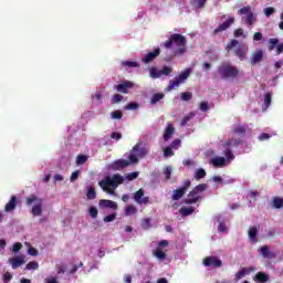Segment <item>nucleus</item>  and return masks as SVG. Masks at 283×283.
<instances>
[{
  "instance_id": "nucleus-33",
  "label": "nucleus",
  "mask_w": 283,
  "mask_h": 283,
  "mask_svg": "<svg viewBox=\"0 0 283 283\" xmlns=\"http://www.w3.org/2000/svg\"><path fill=\"white\" fill-rule=\"evenodd\" d=\"M277 43H280V40L277 38H272L269 40V46L268 50L270 52H273V50H275V48H277Z\"/></svg>"
},
{
  "instance_id": "nucleus-43",
  "label": "nucleus",
  "mask_w": 283,
  "mask_h": 283,
  "mask_svg": "<svg viewBox=\"0 0 283 283\" xmlns=\"http://www.w3.org/2000/svg\"><path fill=\"white\" fill-rule=\"evenodd\" d=\"M234 134H238L239 136H244V134H247V127L238 125L234 129Z\"/></svg>"
},
{
  "instance_id": "nucleus-39",
  "label": "nucleus",
  "mask_w": 283,
  "mask_h": 283,
  "mask_svg": "<svg viewBox=\"0 0 283 283\" xmlns=\"http://www.w3.org/2000/svg\"><path fill=\"white\" fill-rule=\"evenodd\" d=\"M137 211L138 209H136L135 206H127L125 209V216H134Z\"/></svg>"
},
{
  "instance_id": "nucleus-1",
  "label": "nucleus",
  "mask_w": 283,
  "mask_h": 283,
  "mask_svg": "<svg viewBox=\"0 0 283 283\" xmlns=\"http://www.w3.org/2000/svg\"><path fill=\"white\" fill-rule=\"evenodd\" d=\"M176 45L175 54L176 56H182L187 52V38L180 33H174L169 39L164 43L166 50H171Z\"/></svg>"
},
{
  "instance_id": "nucleus-29",
  "label": "nucleus",
  "mask_w": 283,
  "mask_h": 283,
  "mask_svg": "<svg viewBox=\"0 0 283 283\" xmlns=\"http://www.w3.org/2000/svg\"><path fill=\"white\" fill-rule=\"evenodd\" d=\"M153 255L157 258V260H167V253L163 251V249L157 248L154 252Z\"/></svg>"
},
{
  "instance_id": "nucleus-36",
  "label": "nucleus",
  "mask_w": 283,
  "mask_h": 283,
  "mask_svg": "<svg viewBox=\"0 0 283 283\" xmlns=\"http://www.w3.org/2000/svg\"><path fill=\"white\" fill-rule=\"evenodd\" d=\"M122 65L123 67H140V64L134 61H123Z\"/></svg>"
},
{
  "instance_id": "nucleus-35",
  "label": "nucleus",
  "mask_w": 283,
  "mask_h": 283,
  "mask_svg": "<svg viewBox=\"0 0 283 283\" xmlns=\"http://www.w3.org/2000/svg\"><path fill=\"white\" fill-rule=\"evenodd\" d=\"M87 200H96V189L94 187H90L86 192Z\"/></svg>"
},
{
  "instance_id": "nucleus-59",
  "label": "nucleus",
  "mask_w": 283,
  "mask_h": 283,
  "mask_svg": "<svg viewBox=\"0 0 283 283\" xmlns=\"http://www.w3.org/2000/svg\"><path fill=\"white\" fill-rule=\"evenodd\" d=\"M182 144V142L180 139H175L172 140V143L170 144V147L172 149H178V147H180V145Z\"/></svg>"
},
{
  "instance_id": "nucleus-50",
  "label": "nucleus",
  "mask_w": 283,
  "mask_h": 283,
  "mask_svg": "<svg viewBox=\"0 0 283 283\" xmlns=\"http://www.w3.org/2000/svg\"><path fill=\"white\" fill-rule=\"evenodd\" d=\"M272 101V94L271 93H265L264 95V105L265 107H269L271 105Z\"/></svg>"
},
{
  "instance_id": "nucleus-37",
  "label": "nucleus",
  "mask_w": 283,
  "mask_h": 283,
  "mask_svg": "<svg viewBox=\"0 0 283 283\" xmlns=\"http://www.w3.org/2000/svg\"><path fill=\"white\" fill-rule=\"evenodd\" d=\"M111 118H113V120H120V118H123V111L117 109L111 113Z\"/></svg>"
},
{
  "instance_id": "nucleus-40",
  "label": "nucleus",
  "mask_w": 283,
  "mask_h": 283,
  "mask_svg": "<svg viewBox=\"0 0 283 283\" xmlns=\"http://www.w3.org/2000/svg\"><path fill=\"white\" fill-rule=\"evenodd\" d=\"M193 116H196V114H193V113L186 115L180 122L181 127H185V125H187V123H189V120H191V118H193Z\"/></svg>"
},
{
  "instance_id": "nucleus-4",
  "label": "nucleus",
  "mask_w": 283,
  "mask_h": 283,
  "mask_svg": "<svg viewBox=\"0 0 283 283\" xmlns=\"http://www.w3.org/2000/svg\"><path fill=\"white\" fill-rule=\"evenodd\" d=\"M233 48H235L234 49L235 56H238V59H240L241 61H244V59H247V52H249V46L242 45L238 40L233 39L227 43L226 50L227 52H229L233 50Z\"/></svg>"
},
{
  "instance_id": "nucleus-6",
  "label": "nucleus",
  "mask_w": 283,
  "mask_h": 283,
  "mask_svg": "<svg viewBox=\"0 0 283 283\" xmlns=\"http://www.w3.org/2000/svg\"><path fill=\"white\" fill-rule=\"evenodd\" d=\"M218 74L224 81L227 78H235V76H238V74H240V70H238V67L231 65V63L224 62L218 67Z\"/></svg>"
},
{
  "instance_id": "nucleus-31",
  "label": "nucleus",
  "mask_w": 283,
  "mask_h": 283,
  "mask_svg": "<svg viewBox=\"0 0 283 283\" xmlns=\"http://www.w3.org/2000/svg\"><path fill=\"white\" fill-rule=\"evenodd\" d=\"M223 145H224V147H231V145H233V147H240V145H242V140L241 139H228Z\"/></svg>"
},
{
  "instance_id": "nucleus-24",
  "label": "nucleus",
  "mask_w": 283,
  "mask_h": 283,
  "mask_svg": "<svg viewBox=\"0 0 283 283\" xmlns=\"http://www.w3.org/2000/svg\"><path fill=\"white\" fill-rule=\"evenodd\" d=\"M175 132H176V128L174 127V125L168 124L164 133V140H169V138L174 136Z\"/></svg>"
},
{
  "instance_id": "nucleus-3",
  "label": "nucleus",
  "mask_w": 283,
  "mask_h": 283,
  "mask_svg": "<svg viewBox=\"0 0 283 283\" xmlns=\"http://www.w3.org/2000/svg\"><path fill=\"white\" fill-rule=\"evenodd\" d=\"M25 202L28 207H32L31 213L35 218H39V216H42L43 213V199L39 198L36 195H30L25 198Z\"/></svg>"
},
{
  "instance_id": "nucleus-32",
  "label": "nucleus",
  "mask_w": 283,
  "mask_h": 283,
  "mask_svg": "<svg viewBox=\"0 0 283 283\" xmlns=\"http://www.w3.org/2000/svg\"><path fill=\"white\" fill-rule=\"evenodd\" d=\"M209 186L207 184H199L198 186H196L192 190L198 195L200 196V193L207 191V188Z\"/></svg>"
},
{
  "instance_id": "nucleus-22",
  "label": "nucleus",
  "mask_w": 283,
  "mask_h": 283,
  "mask_svg": "<svg viewBox=\"0 0 283 283\" xmlns=\"http://www.w3.org/2000/svg\"><path fill=\"white\" fill-rule=\"evenodd\" d=\"M17 209V196H12L9 202L4 206V211L10 213Z\"/></svg>"
},
{
  "instance_id": "nucleus-2",
  "label": "nucleus",
  "mask_w": 283,
  "mask_h": 283,
  "mask_svg": "<svg viewBox=\"0 0 283 283\" xmlns=\"http://www.w3.org/2000/svg\"><path fill=\"white\" fill-rule=\"evenodd\" d=\"M123 182H125V178L119 174H116L113 175V177H105V179L101 180L98 185L103 191L111 196H115L116 191H114V189H116L118 185H123Z\"/></svg>"
},
{
  "instance_id": "nucleus-27",
  "label": "nucleus",
  "mask_w": 283,
  "mask_h": 283,
  "mask_svg": "<svg viewBox=\"0 0 283 283\" xmlns=\"http://www.w3.org/2000/svg\"><path fill=\"white\" fill-rule=\"evenodd\" d=\"M193 211H196V208L193 207H182L179 210V213L184 217L187 218V216H191V213H193Z\"/></svg>"
},
{
  "instance_id": "nucleus-42",
  "label": "nucleus",
  "mask_w": 283,
  "mask_h": 283,
  "mask_svg": "<svg viewBox=\"0 0 283 283\" xmlns=\"http://www.w3.org/2000/svg\"><path fill=\"white\" fill-rule=\"evenodd\" d=\"M88 216H91V218H93V219L98 218V209H96V207H94V206L90 207Z\"/></svg>"
},
{
  "instance_id": "nucleus-28",
  "label": "nucleus",
  "mask_w": 283,
  "mask_h": 283,
  "mask_svg": "<svg viewBox=\"0 0 283 283\" xmlns=\"http://www.w3.org/2000/svg\"><path fill=\"white\" fill-rule=\"evenodd\" d=\"M163 98H165V93H155L150 98V105H157Z\"/></svg>"
},
{
  "instance_id": "nucleus-26",
  "label": "nucleus",
  "mask_w": 283,
  "mask_h": 283,
  "mask_svg": "<svg viewBox=\"0 0 283 283\" xmlns=\"http://www.w3.org/2000/svg\"><path fill=\"white\" fill-rule=\"evenodd\" d=\"M223 154L226 156V163H228V165H230L232 160H235V155H233V150H231V148H226Z\"/></svg>"
},
{
  "instance_id": "nucleus-30",
  "label": "nucleus",
  "mask_w": 283,
  "mask_h": 283,
  "mask_svg": "<svg viewBox=\"0 0 283 283\" xmlns=\"http://www.w3.org/2000/svg\"><path fill=\"white\" fill-rule=\"evenodd\" d=\"M260 253L261 255H263V258H273V252H271V250L269 249V245H263L261 249H260Z\"/></svg>"
},
{
  "instance_id": "nucleus-53",
  "label": "nucleus",
  "mask_w": 283,
  "mask_h": 283,
  "mask_svg": "<svg viewBox=\"0 0 283 283\" xmlns=\"http://www.w3.org/2000/svg\"><path fill=\"white\" fill-rule=\"evenodd\" d=\"M3 283H10L12 280V273L6 272L2 276Z\"/></svg>"
},
{
  "instance_id": "nucleus-38",
  "label": "nucleus",
  "mask_w": 283,
  "mask_h": 283,
  "mask_svg": "<svg viewBox=\"0 0 283 283\" xmlns=\"http://www.w3.org/2000/svg\"><path fill=\"white\" fill-rule=\"evenodd\" d=\"M273 207H274L275 209H282V207H283V199L280 198V197H275V198L273 199Z\"/></svg>"
},
{
  "instance_id": "nucleus-15",
  "label": "nucleus",
  "mask_w": 283,
  "mask_h": 283,
  "mask_svg": "<svg viewBox=\"0 0 283 283\" xmlns=\"http://www.w3.org/2000/svg\"><path fill=\"white\" fill-rule=\"evenodd\" d=\"M264 59V51L262 49L252 52L250 63L251 65H258V63H262Z\"/></svg>"
},
{
  "instance_id": "nucleus-7",
  "label": "nucleus",
  "mask_w": 283,
  "mask_h": 283,
  "mask_svg": "<svg viewBox=\"0 0 283 283\" xmlns=\"http://www.w3.org/2000/svg\"><path fill=\"white\" fill-rule=\"evenodd\" d=\"M189 76H191V69H186L177 76L176 81L169 82L168 86L166 87V92H171V90H176V87L182 85V83H185V81H187Z\"/></svg>"
},
{
  "instance_id": "nucleus-23",
  "label": "nucleus",
  "mask_w": 283,
  "mask_h": 283,
  "mask_svg": "<svg viewBox=\"0 0 283 283\" xmlns=\"http://www.w3.org/2000/svg\"><path fill=\"white\" fill-rule=\"evenodd\" d=\"M211 165H213V167H224L229 164L224 157H213L211 159Z\"/></svg>"
},
{
  "instance_id": "nucleus-45",
  "label": "nucleus",
  "mask_w": 283,
  "mask_h": 283,
  "mask_svg": "<svg viewBox=\"0 0 283 283\" xmlns=\"http://www.w3.org/2000/svg\"><path fill=\"white\" fill-rule=\"evenodd\" d=\"M207 3V0H192V6H196V8L202 9L205 8Z\"/></svg>"
},
{
  "instance_id": "nucleus-14",
  "label": "nucleus",
  "mask_w": 283,
  "mask_h": 283,
  "mask_svg": "<svg viewBox=\"0 0 283 283\" xmlns=\"http://www.w3.org/2000/svg\"><path fill=\"white\" fill-rule=\"evenodd\" d=\"M133 198L137 205H149V197H145V190L143 189L137 190Z\"/></svg>"
},
{
  "instance_id": "nucleus-48",
  "label": "nucleus",
  "mask_w": 283,
  "mask_h": 283,
  "mask_svg": "<svg viewBox=\"0 0 283 283\" xmlns=\"http://www.w3.org/2000/svg\"><path fill=\"white\" fill-rule=\"evenodd\" d=\"M142 228L145 230L150 229L151 228V219H143Z\"/></svg>"
},
{
  "instance_id": "nucleus-54",
  "label": "nucleus",
  "mask_w": 283,
  "mask_h": 283,
  "mask_svg": "<svg viewBox=\"0 0 283 283\" xmlns=\"http://www.w3.org/2000/svg\"><path fill=\"white\" fill-rule=\"evenodd\" d=\"M140 105L138 103L130 102L125 106V109H138Z\"/></svg>"
},
{
  "instance_id": "nucleus-44",
  "label": "nucleus",
  "mask_w": 283,
  "mask_h": 283,
  "mask_svg": "<svg viewBox=\"0 0 283 283\" xmlns=\"http://www.w3.org/2000/svg\"><path fill=\"white\" fill-rule=\"evenodd\" d=\"M85 163H87V156L86 155H77L76 165H85Z\"/></svg>"
},
{
  "instance_id": "nucleus-64",
  "label": "nucleus",
  "mask_w": 283,
  "mask_h": 283,
  "mask_svg": "<svg viewBox=\"0 0 283 283\" xmlns=\"http://www.w3.org/2000/svg\"><path fill=\"white\" fill-rule=\"evenodd\" d=\"M112 101H113V103H120V101H123V95H120V94H115V95L112 97Z\"/></svg>"
},
{
  "instance_id": "nucleus-20",
  "label": "nucleus",
  "mask_w": 283,
  "mask_h": 283,
  "mask_svg": "<svg viewBox=\"0 0 283 283\" xmlns=\"http://www.w3.org/2000/svg\"><path fill=\"white\" fill-rule=\"evenodd\" d=\"M269 280H271V276H269V274H266L264 272H258L253 276V282H256V283H266V282H269Z\"/></svg>"
},
{
  "instance_id": "nucleus-52",
  "label": "nucleus",
  "mask_w": 283,
  "mask_h": 283,
  "mask_svg": "<svg viewBox=\"0 0 283 283\" xmlns=\"http://www.w3.org/2000/svg\"><path fill=\"white\" fill-rule=\"evenodd\" d=\"M172 149H174V148L170 147V146L166 147V148L164 149V156H165L166 158H169V156H174V150H172Z\"/></svg>"
},
{
  "instance_id": "nucleus-62",
  "label": "nucleus",
  "mask_w": 283,
  "mask_h": 283,
  "mask_svg": "<svg viewBox=\"0 0 283 283\" xmlns=\"http://www.w3.org/2000/svg\"><path fill=\"white\" fill-rule=\"evenodd\" d=\"M241 270L243 271L244 275H249L250 273H254L255 268L254 266H250V268H243Z\"/></svg>"
},
{
  "instance_id": "nucleus-25",
  "label": "nucleus",
  "mask_w": 283,
  "mask_h": 283,
  "mask_svg": "<svg viewBox=\"0 0 283 283\" xmlns=\"http://www.w3.org/2000/svg\"><path fill=\"white\" fill-rule=\"evenodd\" d=\"M251 242L258 243V228L251 227L248 231Z\"/></svg>"
},
{
  "instance_id": "nucleus-9",
  "label": "nucleus",
  "mask_w": 283,
  "mask_h": 283,
  "mask_svg": "<svg viewBox=\"0 0 283 283\" xmlns=\"http://www.w3.org/2000/svg\"><path fill=\"white\" fill-rule=\"evenodd\" d=\"M174 72L171 66H163L160 71L157 67H151L149 70V75L151 78H160V76H169Z\"/></svg>"
},
{
  "instance_id": "nucleus-55",
  "label": "nucleus",
  "mask_w": 283,
  "mask_h": 283,
  "mask_svg": "<svg viewBox=\"0 0 283 283\" xmlns=\"http://www.w3.org/2000/svg\"><path fill=\"white\" fill-rule=\"evenodd\" d=\"M264 14H265V17H271V14H275V8H273V7L265 8Z\"/></svg>"
},
{
  "instance_id": "nucleus-5",
  "label": "nucleus",
  "mask_w": 283,
  "mask_h": 283,
  "mask_svg": "<svg viewBox=\"0 0 283 283\" xmlns=\"http://www.w3.org/2000/svg\"><path fill=\"white\" fill-rule=\"evenodd\" d=\"M147 154H149V148L145 147L143 142H139L133 147L130 155L128 156V160H130L133 165H136V163H138V158H145Z\"/></svg>"
},
{
  "instance_id": "nucleus-19",
  "label": "nucleus",
  "mask_w": 283,
  "mask_h": 283,
  "mask_svg": "<svg viewBox=\"0 0 283 283\" xmlns=\"http://www.w3.org/2000/svg\"><path fill=\"white\" fill-rule=\"evenodd\" d=\"M9 262L11 263L12 269H19L20 266H23L25 264L24 256H15L9 259Z\"/></svg>"
},
{
  "instance_id": "nucleus-56",
  "label": "nucleus",
  "mask_w": 283,
  "mask_h": 283,
  "mask_svg": "<svg viewBox=\"0 0 283 283\" xmlns=\"http://www.w3.org/2000/svg\"><path fill=\"white\" fill-rule=\"evenodd\" d=\"M116 220V212L104 217V222H114Z\"/></svg>"
},
{
  "instance_id": "nucleus-11",
  "label": "nucleus",
  "mask_w": 283,
  "mask_h": 283,
  "mask_svg": "<svg viewBox=\"0 0 283 283\" xmlns=\"http://www.w3.org/2000/svg\"><path fill=\"white\" fill-rule=\"evenodd\" d=\"M132 164V160L127 159H116L109 165V169H113V171H120L127 167H129Z\"/></svg>"
},
{
  "instance_id": "nucleus-34",
  "label": "nucleus",
  "mask_w": 283,
  "mask_h": 283,
  "mask_svg": "<svg viewBox=\"0 0 283 283\" xmlns=\"http://www.w3.org/2000/svg\"><path fill=\"white\" fill-rule=\"evenodd\" d=\"M207 177V171L205 168H199L195 174V180H202V178Z\"/></svg>"
},
{
  "instance_id": "nucleus-46",
  "label": "nucleus",
  "mask_w": 283,
  "mask_h": 283,
  "mask_svg": "<svg viewBox=\"0 0 283 283\" xmlns=\"http://www.w3.org/2000/svg\"><path fill=\"white\" fill-rule=\"evenodd\" d=\"M193 98V93L191 92H184L181 93V101H191Z\"/></svg>"
},
{
  "instance_id": "nucleus-49",
  "label": "nucleus",
  "mask_w": 283,
  "mask_h": 283,
  "mask_svg": "<svg viewBox=\"0 0 283 283\" xmlns=\"http://www.w3.org/2000/svg\"><path fill=\"white\" fill-rule=\"evenodd\" d=\"M78 176H81V170H75L74 172H72L70 177V181L76 182V180H78Z\"/></svg>"
},
{
  "instance_id": "nucleus-17",
  "label": "nucleus",
  "mask_w": 283,
  "mask_h": 283,
  "mask_svg": "<svg viewBox=\"0 0 283 283\" xmlns=\"http://www.w3.org/2000/svg\"><path fill=\"white\" fill-rule=\"evenodd\" d=\"M157 56H160V48H156L154 51L148 52L142 61L143 63H151V61H154Z\"/></svg>"
},
{
  "instance_id": "nucleus-58",
  "label": "nucleus",
  "mask_w": 283,
  "mask_h": 283,
  "mask_svg": "<svg viewBox=\"0 0 283 283\" xmlns=\"http://www.w3.org/2000/svg\"><path fill=\"white\" fill-rule=\"evenodd\" d=\"M28 253H29V255H33V258H35L36 255H39V250H36V248H34V247H30L28 249Z\"/></svg>"
},
{
  "instance_id": "nucleus-13",
  "label": "nucleus",
  "mask_w": 283,
  "mask_h": 283,
  "mask_svg": "<svg viewBox=\"0 0 283 283\" xmlns=\"http://www.w3.org/2000/svg\"><path fill=\"white\" fill-rule=\"evenodd\" d=\"M233 23H235V18H230L226 20L223 23L219 24L217 29H214L212 34L216 36V34H220V32L229 30L233 25Z\"/></svg>"
},
{
  "instance_id": "nucleus-41",
  "label": "nucleus",
  "mask_w": 283,
  "mask_h": 283,
  "mask_svg": "<svg viewBox=\"0 0 283 283\" xmlns=\"http://www.w3.org/2000/svg\"><path fill=\"white\" fill-rule=\"evenodd\" d=\"M27 271H36L39 269V263L36 261H31L27 264Z\"/></svg>"
},
{
  "instance_id": "nucleus-16",
  "label": "nucleus",
  "mask_w": 283,
  "mask_h": 283,
  "mask_svg": "<svg viewBox=\"0 0 283 283\" xmlns=\"http://www.w3.org/2000/svg\"><path fill=\"white\" fill-rule=\"evenodd\" d=\"M134 87V83L126 81L122 84L115 85L114 90H116V92H120L122 94H128L129 90H132Z\"/></svg>"
},
{
  "instance_id": "nucleus-51",
  "label": "nucleus",
  "mask_w": 283,
  "mask_h": 283,
  "mask_svg": "<svg viewBox=\"0 0 283 283\" xmlns=\"http://www.w3.org/2000/svg\"><path fill=\"white\" fill-rule=\"evenodd\" d=\"M21 249H23V244L21 242H15L12 247V253H19Z\"/></svg>"
},
{
  "instance_id": "nucleus-21",
  "label": "nucleus",
  "mask_w": 283,
  "mask_h": 283,
  "mask_svg": "<svg viewBox=\"0 0 283 283\" xmlns=\"http://www.w3.org/2000/svg\"><path fill=\"white\" fill-rule=\"evenodd\" d=\"M99 207H104L105 209H118V203H116L113 200H107V199H101L99 200Z\"/></svg>"
},
{
  "instance_id": "nucleus-8",
  "label": "nucleus",
  "mask_w": 283,
  "mask_h": 283,
  "mask_svg": "<svg viewBox=\"0 0 283 283\" xmlns=\"http://www.w3.org/2000/svg\"><path fill=\"white\" fill-rule=\"evenodd\" d=\"M191 187V180L187 179L184 181L182 187L177 188L172 191L171 200H180L187 193V189Z\"/></svg>"
},
{
  "instance_id": "nucleus-10",
  "label": "nucleus",
  "mask_w": 283,
  "mask_h": 283,
  "mask_svg": "<svg viewBox=\"0 0 283 283\" xmlns=\"http://www.w3.org/2000/svg\"><path fill=\"white\" fill-rule=\"evenodd\" d=\"M238 14H248L247 15V20L245 23L248 25H253V23H255V21H258V18L255 17V14L251 11L250 7H243L238 11Z\"/></svg>"
},
{
  "instance_id": "nucleus-57",
  "label": "nucleus",
  "mask_w": 283,
  "mask_h": 283,
  "mask_svg": "<svg viewBox=\"0 0 283 283\" xmlns=\"http://www.w3.org/2000/svg\"><path fill=\"white\" fill-rule=\"evenodd\" d=\"M111 138H112L113 140H120V138H123V134H120V133H118V132H113V133L111 134Z\"/></svg>"
},
{
  "instance_id": "nucleus-12",
  "label": "nucleus",
  "mask_w": 283,
  "mask_h": 283,
  "mask_svg": "<svg viewBox=\"0 0 283 283\" xmlns=\"http://www.w3.org/2000/svg\"><path fill=\"white\" fill-rule=\"evenodd\" d=\"M202 264L212 269H220L222 266V260L218 259V256H206Z\"/></svg>"
},
{
  "instance_id": "nucleus-47",
  "label": "nucleus",
  "mask_w": 283,
  "mask_h": 283,
  "mask_svg": "<svg viewBox=\"0 0 283 283\" xmlns=\"http://www.w3.org/2000/svg\"><path fill=\"white\" fill-rule=\"evenodd\" d=\"M163 174L166 177V180H171V167L167 166L163 169Z\"/></svg>"
},
{
  "instance_id": "nucleus-61",
  "label": "nucleus",
  "mask_w": 283,
  "mask_h": 283,
  "mask_svg": "<svg viewBox=\"0 0 283 283\" xmlns=\"http://www.w3.org/2000/svg\"><path fill=\"white\" fill-rule=\"evenodd\" d=\"M199 108L201 112H208L209 111V102H201Z\"/></svg>"
},
{
  "instance_id": "nucleus-60",
  "label": "nucleus",
  "mask_w": 283,
  "mask_h": 283,
  "mask_svg": "<svg viewBox=\"0 0 283 283\" xmlns=\"http://www.w3.org/2000/svg\"><path fill=\"white\" fill-rule=\"evenodd\" d=\"M136 178H138V172H129L126 175V180H136Z\"/></svg>"
},
{
  "instance_id": "nucleus-63",
  "label": "nucleus",
  "mask_w": 283,
  "mask_h": 283,
  "mask_svg": "<svg viewBox=\"0 0 283 283\" xmlns=\"http://www.w3.org/2000/svg\"><path fill=\"white\" fill-rule=\"evenodd\" d=\"M262 39H264V35L262 34V32L254 33L253 41H262Z\"/></svg>"
},
{
  "instance_id": "nucleus-18",
  "label": "nucleus",
  "mask_w": 283,
  "mask_h": 283,
  "mask_svg": "<svg viewBox=\"0 0 283 283\" xmlns=\"http://www.w3.org/2000/svg\"><path fill=\"white\" fill-rule=\"evenodd\" d=\"M198 200H200V195H198L197 192H195L193 190H191L187 198L184 200L185 205H196V202H198Z\"/></svg>"
}]
</instances>
